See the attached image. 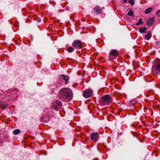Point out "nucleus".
Returning <instances> with one entry per match:
<instances>
[{
    "label": "nucleus",
    "instance_id": "1",
    "mask_svg": "<svg viewBox=\"0 0 160 160\" xmlns=\"http://www.w3.org/2000/svg\"><path fill=\"white\" fill-rule=\"evenodd\" d=\"M58 97L61 100L64 102L69 101L73 97L72 91L68 88H62L59 91Z\"/></svg>",
    "mask_w": 160,
    "mask_h": 160
},
{
    "label": "nucleus",
    "instance_id": "2",
    "mask_svg": "<svg viewBox=\"0 0 160 160\" xmlns=\"http://www.w3.org/2000/svg\"><path fill=\"white\" fill-rule=\"evenodd\" d=\"M152 72L155 75H157L160 74V60L155 61L152 68Z\"/></svg>",
    "mask_w": 160,
    "mask_h": 160
},
{
    "label": "nucleus",
    "instance_id": "3",
    "mask_svg": "<svg viewBox=\"0 0 160 160\" xmlns=\"http://www.w3.org/2000/svg\"><path fill=\"white\" fill-rule=\"evenodd\" d=\"M112 99L109 95H106L101 97L100 103L102 105H108L112 102Z\"/></svg>",
    "mask_w": 160,
    "mask_h": 160
},
{
    "label": "nucleus",
    "instance_id": "4",
    "mask_svg": "<svg viewBox=\"0 0 160 160\" xmlns=\"http://www.w3.org/2000/svg\"><path fill=\"white\" fill-rule=\"evenodd\" d=\"M72 46L75 49L78 50L82 47V42L79 40H75L72 43Z\"/></svg>",
    "mask_w": 160,
    "mask_h": 160
},
{
    "label": "nucleus",
    "instance_id": "5",
    "mask_svg": "<svg viewBox=\"0 0 160 160\" xmlns=\"http://www.w3.org/2000/svg\"><path fill=\"white\" fill-rule=\"evenodd\" d=\"M118 55V51L116 50H112L109 53V58L110 59H115V57L117 56Z\"/></svg>",
    "mask_w": 160,
    "mask_h": 160
},
{
    "label": "nucleus",
    "instance_id": "6",
    "mask_svg": "<svg viewBox=\"0 0 160 160\" xmlns=\"http://www.w3.org/2000/svg\"><path fill=\"white\" fill-rule=\"evenodd\" d=\"M92 90L90 89H88L83 92V96L86 98H88L92 95Z\"/></svg>",
    "mask_w": 160,
    "mask_h": 160
},
{
    "label": "nucleus",
    "instance_id": "7",
    "mask_svg": "<svg viewBox=\"0 0 160 160\" xmlns=\"http://www.w3.org/2000/svg\"><path fill=\"white\" fill-rule=\"evenodd\" d=\"M99 134L97 132L92 133L90 134L91 139L94 141H97L99 138Z\"/></svg>",
    "mask_w": 160,
    "mask_h": 160
},
{
    "label": "nucleus",
    "instance_id": "8",
    "mask_svg": "<svg viewBox=\"0 0 160 160\" xmlns=\"http://www.w3.org/2000/svg\"><path fill=\"white\" fill-rule=\"evenodd\" d=\"M94 10L95 12L97 14H99L102 12V10L99 6H97L94 8Z\"/></svg>",
    "mask_w": 160,
    "mask_h": 160
},
{
    "label": "nucleus",
    "instance_id": "9",
    "mask_svg": "<svg viewBox=\"0 0 160 160\" xmlns=\"http://www.w3.org/2000/svg\"><path fill=\"white\" fill-rule=\"evenodd\" d=\"M60 79H63V80H64L65 81V84H67L68 82V80L69 79V78L68 76L64 75H62L60 76Z\"/></svg>",
    "mask_w": 160,
    "mask_h": 160
},
{
    "label": "nucleus",
    "instance_id": "10",
    "mask_svg": "<svg viewBox=\"0 0 160 160\" xmlns=\"http://www.w3.org/2000/svg\"><path fill=\"white\" fill-rule=\"evenodd\" d=\"M154 19L153 18H151L148 19L147 22V24L148 25H152Z\"/></svg>",
    "mask_w": 160,
    "mask_h": 160
},
{
    "label": "nucleus",
    "instance_id": "11",
    "mask_svg": "<svg viewBox=\"0 0 160 160\" xmlns=\"http://www.w3.org/2000/svg\"><path fill=\"white\" fill-rule=\"evenodd\" d=\"M147 29V27H142L139 28V31L140 32L142 33H145Z\"/></svg>",
    "mask_w": 160,
    "mask_h": 160
},
{
    "label": "nucleus",
    "instance_id": "12",
    "mask_svg": "<svg viewBox=\"0 0 160 160\" xmlns=\"http://www.w3.org/2000/svg\"><path fill=\"white\" fill-rule=\"evenodd\" d=\"M152 36L151 32L150 31L148 32V34L145 35V37L147 40H149Z\"/></svg>",
    "mask_w": 160,
    "mask_h": 160
},
{
    "label": "nucleus",
    "instance_id": "13",
    "mask_svg": "<svg viewBox=\"0 0 160 160\" xmlns=\"http://www.w3.org/2000/svg\"><path fill=\"white\" fill-rule=\"evenodd\" d=\"M152 10V8H147L145 11V13L146 14H148L151 12Z\"/></svg>",
    "mask_w": 160,
    "mask_h": 160
},
{
    "label": "nucleus",
    "instance_id": "14",
    "mask_svg": "<svg viewBox=\"0 0 160 160\" xmlns=\"http://www.w3.org/2000/svg\"><path fill=\"white\" fill-rule=\"evenodd\" d=\"M74 49L73 47V48L71 46H70L68 49V51L69 52L71 53L74 51Z\"/></svg>",
    "mask_w": 160,
    "mask_h": 160
},
{
    "label": "nucleus",
    "instance_id": "15",
    "mask_svg": "<svg viewBox=\"0 0 160 160\" xmlns=\"http://www.w3.org/2000/svg\"><path fill=\"white\" fill-rule=\"evenodd\" d=\"M20 132V131L19 129H17L13 131V134L14 135H17L19 134Z\"/></svg>",
    "mask_w": 160,
    "mask_h": 160
},
{
    "label": "nucleus",
    "instance_id": "16",
    "mask_svg": "<svg viewBox=\"0 0 160 160\" xmlns=\"http://www.w3.org/2000/svg\"><path fill=\"white\" fill-rule=\"evenodd\" d=\"M128 14L129 16H131V17L133 16V12L130 10L128 12Z\"/></svg>",
    "mask_w": 160,
    "mask_h": 160
},
{
    "label": "nucleus",
    "instance_id": "17",
    "mask_svg": "<svg viewBox=\"0 0 160 160\" xmlns=\"http://www.w3.org/2000/svg\"><path fill=\"white\" fill-rule=\"evenodd\" d=\"M8 105L5 104H3L2 105H1V106L2 108L3 109H5L6 108H7L8 107Z\"/></svg>",
    "mask_w": 160,
    "mask_h": 160
},
{
    "label": "nucleus",
    "instance_id": "18",
    "mask_svg": "<svg viewBox=\"0 0 160 160\" xmlns=\"http://www.w3.org/2000/svg\"><path fill=\"white\" fill-rule=\"evenodd\" d=\"M142 22L141 19L140 18L139 19L138 21L136 23V25L137 26L139 25L140 24L142 23Z\"/></svg>",
    "mask_w": 160,
    "mask_h": 160
},
{
    "label": "nucleus",
    "instance_id": "19",
    "mask_svg": "<svg viewBox=\"0 0 160 160\" xmlns=\"http://www.w3.org/2000/svg\"><path fill=\"white\" fill-rule=\"evenodd\" d=\"M56 103L57 104V105L59 106H61V102L59 100H56Z\"/></svg>",
    "mask_w": 160,
    "mask_h": 160
},
{
    "label": "nucleus",
    "instance_id": "20",
    "mask_svg": "<svg viewBox=\"0 0 160 160\" xmlns=\"http://www.w3.org/2000/svg\"><path fill=\"white\" fill-rule=\"evenodd\" d=\"M129 3L132 5H133L134 4V0H128Z\"/></svg>",
    "mask_w": 160,
    "mask_h": 160
},
{
    "label": "nucleus",
    "instance_id": "21",
    "mask_svg": "<svg viewBox=\"0 0 160 160\" xmlns=\"http://www.w3.org/2000/svg\"><path fill=\"white\" fill-rule=\"evenodd\" d=\"M53 107L55 110H57L59 108V106L57 105H53Z\"/></svg>",
    "mask_w": 160,
    "mask_h": 160
},
{
    "label": "nucleus",
    "instance_id": "22",
    "mask_svg": "<svg viewBox=\"0 0 160 160\" xmlns=\"http://www.w3.org/2000/svg\"><path fill=\"white\" fill-rule=\"evenodd\" d=\"M156 14L158 16H160V10H159L157 12Z\"/></svg>",
    "mask_w": 160,
    "mask_h": 160
},
{
    "label": "nucleus",
    "instance_id": "23",
    "mask_svg": "<svg viewBox=\"0 0 160 160\" xmlns=\"http://www.w3.org/2000/svg\"><path fill=\"white\" fill-rule=\"evenodd\" d=\"M37 20L38 22H39L41 21V19H40V18H37Z\"/></svg>",
    "mask_w": 160,
    "mask_h": 160
},
{
    "label": "nucleus",
    "instance_id": "24",
    "mask_svg": "<svg viewBox=\"0 0 160 160\" xmlns=\"http://www.w3.org/2000/svg\"><path fill=\"white\" fill-rule=\"evenodd\" d=\"M123 2L124 3H126L127 2V0H122Z\"/></svg>",
    "mask_w": 160,
    "mask_h": 160
}]
</instances>
